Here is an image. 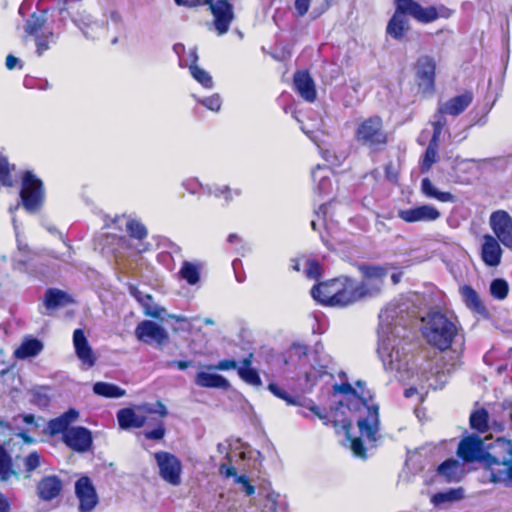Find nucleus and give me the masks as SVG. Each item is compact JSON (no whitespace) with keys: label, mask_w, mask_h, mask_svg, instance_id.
<instances>
[{"label":"nucleus","mask_w":512,"mask_h":512,"mask_svg":"<svg viewBox=\"0 0 512 512\" xmlns=\"http://www.w3.org/2000/svg\"><path fill=\"white\" fill-rule=\"evenodd\" d=\"M13 475H17V472L13 469L12 457L5 447L0 445V480L8 481Z\"/></svg>","instance_id":"34"},{"label":"nucleus","mask_w":512,"mask_h":512,"mask_svg":"<svg viewBox=\"0 0 512 512\" xmlns=\"http://www.w3.org/2000/svg\"><path fill=\"white\" fill-rule=\"evenodd\" d=\"M136 338L145 344L156 343L162 348L169 341L168 332L159 324L151 320L141 321L135 328Z\"/></svg>","instance_id":"11"},{"label":"nucleus","mask_w":512,"mask_h":512,"mask_svg":"<svg viewBox=\"0 0 512 512\" xmlns=\"http://www.w3.org/2000/svg\"><path fill=\"white\" fill-rule=\"evenodd\" d=\"M378 290L368 288L364 281L357 283L348 276H339L315 284L311 289V296L323 306L346 307L377 294Z\"/></svg>","instance_id":"1"},{"label":"nucleus","mask_w":512,"mask_h":512,"mask_svg":"<svg viewBox=\"0 0 512 512\" xmlns=\"http://www.w3.org/2000/svg\"><path fill=\"white\" fill-rule=\"evenodd\" d=\"M292 84L293 90L301 99L308 103L316 101V85L308 70H296L293 74Z\"/></svg>","instance_id":"17"},{"label":"nucleus","mask_w":512,"mask_h":512,"mask_svg":"<svg viewBox=\"0 0 512 512\" xmlns=\"http://www.w3.org/2000/svg\"><path fill=\"white\" fill-rule=\"evenodd\" d=\"M350 441H351V450H352L353 454L362 459H366L367 450H366V447H365L361 437L351 438Z\"/></svg>","instance_id":"47"},{"label":"nucleus","mask_w":512,"mask_h":512,"mask_svg":"<svg viewBox=\"0 0 512 512\" xmlns=\"http://www.w3.org/2000/svg\"><path fill=\"white\" fill-rule=\"evenodd\" d=\"M77 357L84 363L87 364L89 367H92L96 363V357L93 353L92 348L90 347L89 343L78 347L75 349Z\"/></svg>","instance_id":"41"},{"label":"nucleus","mask_w":512,"mask_h":512,"mask_svg":"<svg viewBox=\"0 0 512 512\" xmlns=\"http://www.w3.org/2000/svg\"><path fill=\"white\" fill-rule=\"evenodd\" d=\"M18 62H19V59L17 57H15L12 54H9L6 57L5 65H6L7 69L12 70L16 67Z\"/></svg>","instance_id":"64"},{"label":"nucleus","mask_w":512,"mask_h":512,"mask_svg":"<svg viewBox=\"0 0 512 512\" xmlns=\"http://www.w3.org/2000/svg\"><path fill=\"white\" fill-rule=\"evenodd\" d=\"M126 231L128 235L137 240H143L147 237L146 227L136 219H129L126 223Z\"/></svg>","instance_id":"38"},{"label":"nucleus","mask_w":512,"mask_h":512,"mask_svg":"<svg viewBox=\"0 0 512 512\" xmlns=\"http://www.w3.org/2000/svg\"><path fill=\"white\" fill-rule=\"evenodd\" d=\"M268 390L277 398L285 401L288 405H298L299 401L296 397L290 395L285 389L281 388L276 383H269Z\"/></svg>","instance_id":"39"},{"label":"nucleus","mask_w":512,"mask_h":512,"mask_svg":"<svg viewBox=\"0 0 512 512\" xmlns=\"http://www.w3.org/2000/svg\"><path fill=\"white\" fill-rule=\"evenodd\" d=\"M25 471L31 473L40 466V455L38 452L33 451L29 453L24 459Z\"/></svg>","instance_id":"48"},{"label":"nucleus","mask_w":512,"mask_h":512,"mask_svg":"<svg viewBox=\"0 0 512 512\" xmlns=\"http://www.w3.org/2000/svg\"><path fill=\"white\" fill-rule=\"evenodd\" d=\"M11 506L9 499L2 493H0V512H10Z\"/></svg>","instance_id":"62"},{"label":"nucleus","mask_w":512,"mask_h":512,"mask_svg":"<svg viewBox=\"0 0 512 512\" xmlns=\"http://www.w3.org/2000/svg\"><path fill=\"white\" fill-rule=\"evenodd\" d=\"M197 61V56L195 55L194 62L190 65L189 70L192 77L200 83L205 88L213 87L212 77L206 72L204 69L199 67L195 62Z\"/></svg>","instance_id":"36"},{"label":"nucleus","mask_w":512,"mask_h":512,"mask_svg":"<svg viewBox=\"0 0 512 512\" xmlns=\"http://www.w3.org/2000/svg\"><path fill=\"white\" fill-rule=\"evenodd\" d=\"M201 265L189 261H184L179 270V275L188 284L195 285L200 280Z\"/></svg>","instance_id":"33"},{"label":"nucleus","mask_w":512,"mask_h":512,"mask_svg":"<svg viewBox=\"0 0 512 512\" xmlns=\"http://www.w3.org/2000/svg\"><path fill=\"white\" fill-rule=\"evenodd\" d=\"M75 494L80 512H90L98 504L96 489L88 476H81L75 483Z\"/></svg>","instance_id":"13"},{"label":"nucleus","mask_w":512,"mask_h":512,"mask_svg":"<svg viewBox=\"0 0 512 512\" xmlns=\"http://www.w3.org/2000/svg\"><path fill=\"white\" fill-rule=\"evenodd\" d=\"M421 192L425 197L436 199L442 203L455 201V196L451 192L437 190L428 177L421 180Z\"/></svg>","instance_id":"27"},{"label":"nucleus","mask_w":512,"mask_h":512,"mask_svg":"<svg viewBox=\"0 0 512 512\" xmlns=\"http://www.w3.org/2000/svg\"><path fill=\"white\" fill-rule=\"evenodd\" d=\"M398 217L405 223L434 222L441 216L440 211L428 204L419 205L409 209H400Z\"/></svg>","instance_id":"16"},{"label":"nucleus","mask_w":512,"mask_h":512,"mask_svg":"<svg viewBox=\"0 0 512 512\" xmlns=\"http://www.w3.org/2000/svg\"><path fill=\"white\" fill-rule=\"evenodd\" d=\"M463 466L454 458L443 461L437 467V475L447 483L459 482L462 479Z\"/></svg>","instance_id":"22"},{"label":"nucleus","mask_w":512,"mask_h":512,"mask_svg":"<svg viewBox=\"0 0 512 512\" xmlns=\"http://www.w3.org/2000/svg\"><path fill=\"white\" fill-rule=\"evenodd\" d=\"M493 480L505 487H512V442H505L492 451Z\"/></svg>","instance_id":"8"},{"label":"nucleus","mask_w":512,"mask_h":512,"mask_svg":"<svg viewBox=\"0 0 512 512\" xmlns=\"http://www.w3.org/2000/svg\"><path fill=\"white\" fill-rule=\"evenodd\" d=\"M500 243L493 235L485 234L481 244L480 257L488 267H497L502 260L503 250Z\"/></svg>","instance_id":"18"},{"label":"nucleus","mask_w":512,"mask_h":512,"mask_svg":"<svg viewBox=\"0 0 512 512\" xmlns=\"http://www.w3.org/2000/svg\"><path fill=\"white\" fill-rule=\"evenodd\" d=\"M64 444L73 451L84 453L91 449L93 444L92 433L83 426L71 427L62 437Z\"/></svg>","instance_id":"14"},{"label":"nucleus","mask_w":512,"mask_h":512,"mask_svg":"<svg viewBox=\"0 0 512 512\" xmlns=\"http://www.w3.org/2000/svg\"><path fill=\"white\" fill-rule=\"evenodd\" d=\"M78 417L79 412L73 408H70L60 416L49 420L47 423L46 431L51 437H54L58 434H62L63 436L68 430H70V425L75 422Z\"/></svg>","instance_id":"19"},{"label":"nucleus","mask_w":512,"mask_h":512,"mask_svg":"<svg viewBox=\"0 0 512 512\" xmlns=\"http://www.w3.org/2000/svg\"><path fill=\"white\" fill-rule=\"evenodd\" d=\"M43 343L37 338L25 339L15 350L14 355L18 359H26L37 356L43 350Z\"/></svg>","instance_id":"28"},{"label":"nucleus","mask_w":512,"mask_h":512,"mask_svg":"<svg viewBox=\"0 0 512 512\" xmlns=\"http://www.w3.org/2000/svg\"><path fill=\"white\" fill-rule=\"evenodd\" d=\"M384 174L385 179L392 183V184H398L399 182V169L394 165L392 161H389L384 165Z\"/></svg>","instance_id":"46"},{"label":"nucleus","mask_w":512,"mask_h":512,"mask_svg":"<svg viewBox=\"0 0 512 512\" xmlns=\"http://www.w3.org/2000/svg\"><path fill=\"white\" fill-rule=\"evenodd\" d=\"M117 420L120 428L128 430L141 428L146 423V417L138 415L132 408H122L117 412Z\"/></svg>","instance_id":"25"},{"label":"nucleus","mask_w":512,"mask_h":512,"mask_svg":"<svg viewBox=\"0 0 512 512\" xmlns=\"http://www.w3.org/2000/svg\"><path fill=\"white\" fill-rule=\"evenodd\" d=\"M45 20L41 16L32 14L31 18L26 22L25 31L27 35L38 36L42 30Z\"/></svg>","instance_id":"42"},{"label":"nucleus","mask_w":512,"mask_h":512,"mask_svg":"<svg viewBox=\"0 0 512 512\" xmlns=\"http://www.w3.org/2000/svg\"><path fill=\"white\" fill-rule=\"evenodd\" d=\"M310 0H295L294 6L297 17H303L309 10Z\"/></svg>","instance_id":"53"},{"label":"nucleus","mask_w":512,"mask_h":512,"mask_svg":"<svg viewBox=\"0 0 512 512\" xmlns=\"http://www.w3.org/2000/svg\"><path fill=\"white\" fill-rule=\"evenodd\" d=\"M200 103L205 106L207 109L217 112L221 108V99L218 95H212L210 97H206L200 101Z\"/></svg>","instance_id":"50"},{"label":"nucleus","mask_w":512,"mask_h":512,"mask_svg":"<svg viewBox=\"0 0 512 512\" xmlns=\"http://www.w3.org/2000/svg\"><path fill=\"white\" fill-rule=\"evenodd\" d=\"M73 343L75 349L88 343L85 333L82 329H76L73 333Z\"/></svg>","instance_id":"54"},{"label":"nucleus","mask_w":512,"mask_h":512,"mask_svg":"<svg viewBox=\"0 0 512 512\" xmlns=\"http://www.w3.org/2000/svg\"><path fill=\"white\" fill-rule=\"evenodd\" d=\"M359 270L365 279H367V280L375 279L379 282L378 285L369 286V283L367 281H365L368 284V288H370V289H372V288L380 289V284H382L384 278L387 275V271L385 268H383L381 266H376V265H360ZM379 291L380 290H378V292Z\"/></svg>","instance_id":"30"},{"label":"nucleus","mask_w":512,"mask_h":512,"mask_svg":"<svg viewBox=\"0 0 512 512\" xmlns=\"http://www.w3.org/2000/svg\"><path fill=\"white\" fill-rule=\"evenodd\" d=\"M177 5L187 6V7H196L199 5L210 3V0H175Z\"/></svg>","instance_id":"59"},{"label":"nucleus","mask_w":512,"mask_h":512,"mask_svg":"<svg viewBox=\"0 0 512 512\" xmlns=\"http://www.w3.org/2000/svg\"><path fill=\"white\" fill-rule=\"evenodd\" d=\"M93 392L105 398H120L125 394V390L107 382H96L93 386Z\"/></svg>","instance_id":"32"},{"label":"nucleus","mask_w":512,"mask_h":512,"mask_svg":"<svg viewBox=\"0 0 512 512\" xmlns=\"http://www.w3.org/2000/svg\"><path fill=\"white\" fill-rule=\"evenodd\" d=\"M195 383L204 388H218L223 390L230 388V383L224 376L204 371H200L196 374Z\"/></svg>","instance_id":"24"},{"label":"nucleus","mask_w":512,"mask_h":512,"mask_svg":"<svg viewBox=\"0 0 512 512\" xmlns=\"http://www.w3.org/2000/svg\"><path fill=\"white\" fill-rule=\"evenodd\" d=\"M206 5L214 17V27L219 35L228 32L232 21L234 20L233 5L224 1L210 0Z\"/></svg>","instance_id":"15"},{"label":"nucleus","mask_w":512,"mask_h":512,"mask_svg":"<svg viewBox=\"0 0 512 512\" xmlns=\"http://www.w3.org/2000/svg\"><path fill=\"white\" fill-rule=\"evenodd\" d=\"M415 83L422 94L432 95L436 90L435 59L429 55L419 56L414 64Z\"/></svg>","instance_id":"9"},{"label":"nucleus","mask_w":512,"mask_h":512,"mask_svg":"<svg viewBox=\"0 0 512 512\" xmlns=\"http://www.w3.org/2000/svg\"><path fill=\"white\" fill-rule=\"evenodd\" d=\"M52 37V32H50L49 34L35 36L38 55H42L45 51L49 49V43Z\"/></svg>","instance_id":"49"},{"label":"nucleus","mask_w":512,"mask_h":512,"mask_svg":"<svg viewBox=\"0 0 512 512\" xmlns=\"http://www.w3.org/2000/svg\"><path fill=\"white\" fill-rule=\"evenodd\" d=\"M154 458L159 468L160 477L172 486H179L183 469L180 459L166 451L156 452Z\"/></svg>","instance_id":"10"},{"label":"nucleus","mask_w":512,"mask_h":512,"mask_svg":"<svg viewBox=\"0 0 512 512\" xmlns=\"http://www.w3.org/2000/svg\"><path fill=\"white\" fill-rule=\"evenodd\" d=\"M166 434V427L162 420L158 421L156 427L152 430H145L143 435L148 440H162Z\"/></svg>","instance_id":"44"},{"label":"nucleus","mask_w":512,"mask_h":512,"mask_svg":"<svg viewBox=\"0 0 512 512\" xmlns=\"http://www.w3.org/2000/svg\"><path fill=\"white\" fill-rule=\"evenodd\" d=\"M29 432H32L31 430L25 429L18 432L16 435L22 439V441L26 444H32L35 442V439L29 435Z\"/></svg>","instance_id":"61"},{"label":"nucleus","mask_w":512,"mask_h":512,"mask_svg":"<svg viewBox=\"0 0 512 512\" xmlns=\"http://www.w3.org/2000/svg\"><path fill=\"white\" fill-rule=\"evenodd\" d=\"M130 293L139 303H141L142 301H150V302H152V295H150V294H143L136 287H132L131 290H130Z\"/></svg>","instance_id":"58"},{"label":"nucleus","mask_w":512,"mask_h":512,"mask_svg":"<svg viewBox=\"0 0 512 512\" xmlns=\"http://www.w3.org/2000/svg\"><path fill=\"white\" fill-rule=\"evenodd\" d=\"M436 157H437V153H436L435 149H433L431 147V144H430L429 147L425 151L424 158L420 165L421 172H423V173L428 172L431 169L432 165L436 162Z\"/></svg>","instance_id":"45"},{"label":"nucleus","mask_w":512,"mask_h":512,"mask_svg":"<svg viewBox=\"0 0 512 512\" xmlns=\"http://www.w3.org/2000/svg\"><path fill=\"white\" fill-rule=\"evenodd\" d=\"M509 284L503 278L493 279L490 283V294L496 300H504L509 294Z\"/></svg>","instance_id":"35"},{"label":"nucleus","mask_w":512,"mask_h":512,"mask_svg":"<svg viewBox=\"0 0 512 512\" xmlns=\"http://www.w3.org/2000/svg\"><path fill=\"white\" fill-rule=\"evenodd\" d=\"M417 8L420 16V23L428 24L436 21L439 18L448 19L453 14V10L441 5L439 7L428 6L423 7L417 2Z\"/></svg>","instance_id":"23"},{"label":"nucleus","mask_w":512,"mask_h":512,"mask_svg":"<svg viewBox=\"0 0 512 512\" xmlns=\"http://www.w3.org/2000/svg\"><path fill=\"white\" fill-rule=\"evenodd\" d=\"M448 501L458 500L462 498V490L461 489H450L446 492Z\"/></svg>","instance_id":"63"},{"label":"nucleus","mask_w":512,"mask_h":512,"mask_svg":"<svg viewBox=\"0 0 512 512\" xmlns=\"http://www.w3.org/2000/svg\"><path fill=\"white\" fill-rule=\"evenodd\" d=\"M69 301V296L62 290L49 288L45 292L44 304L47 308H57L65 305Z\"/></svg>","instance_id":"31"},{"label":"nucleus","mask_w":512,"mask_h":512,"mask_svg":"<svg viewBox=\"0 0 512 512\" xmlns=\"http://www.w3.org/2000/svg\"><path fill=\"white\" fill-rule=\"evenodd\" d=\"M395 11L386 27V33L394 40L401 41L410 29L406 16H411L420 23V16L415 0H394Z\"/></svg>","instance_id":"7"},{"label":"nucleus","mask_w":512,"mask_h":512,"mask_svg":"<svg viewBox=\"0 0 512 512\" xmlns=\"http://www.w3.org/2000/svg\"><path fill=\"white\" fill-rule=\"evenodd\" d=\"M19 196L22 206L27 212L37 213L42 209L46 198L45 186L33 171L22 172Z\"/></svg>","instance_id":"6"},{"label":"nucleus","mask_w":512,"mask_h":512,"mask_svg":"<svg viewBox=\"0 0 512 512\" xmlns=\"http://www.w3.org/2000/svg\"><path fill=\"white\" fill-rule=\"evenodd\" d=\"M512 442V440L498 437L491 443H489L485 448L483 446V440L477 435H470L463 438L457 447V455L467 463L480 461L486 471L488 472V479L491 483L498 484L499 481L493 480L494 476V468L491 460L492 451L499 446H502L503 443Z\"/></svg>","instance_id":"5"},{"label":"nucleus","mask_w":512,"mask_h":512,"mask_svg":"<svg viewBox=\"0 0 512 512\" xmlns=\"http://www.w3.org/2000/svg\"><path fill=\"white\" fill-rule=\"evenodd\" d=\"M445 115L446 114L439 112V108L437 109V112L434 116L435 120L432 122L433 134H432L431 143H436L439 140V137L442 134L444 127L447 124Z\"/></svg>","instance_id":"40"},{"label":"nucleus","mask_w":512,"mask_h":512,"mask_svg":"<svg viewBox=\"0 0 512 512\" xmlns=\"http://www.w3.org/2000/svg\"><path fill=\"white\" fill-rule=\"evenodd\" d=\"M20 417L22 418V421L25 424L30 426V428H28V430H31L32 432H35V431L38 430L39 425H38V423L36 421L35 415H33V414H22V415H20Z\"/></svg>","instance_id":"56"},{"label":"nucleus","mask_w":512,"mask_h":512,"mask_svg":"<svg viewBox=\"0 0 512 512\" xmlns=\"http://www.w3.org/2000/svg\"><path fill=\"white\" fill-rule=\"evenodd\" d=\"M209 369H215V370H229V369H236L238 371V363L234 359H223L220 360L216 365L208 366Z\"/></svg>","instance_id":"52"},{"label":"nucleus","mask_w":512,"mask_h":512,"mask_svg":"<svg viewBox=\"0 0 512 512\" xmlns=\"http://www.w3.org/2000/svg\"><path fill=\"white\" fill-rule=\"evenodd\" d=\"M305 275L309 279L318 280L322 275V267L317 259H306Z\"/></svg>","instance_id":"43"},{"label":"nucleus","mask_w":512,"mask_h":512,"mask_svg":"<svg viewBox=\"0 0 512 512\" xmlns=\"http://www.w3.org/2000/svg\"><path fill=\"white\" fill-rule=\"evenodd\" d=\"M422 335L430 346L446 351L452 347L458 335V326L446 314L435 311L427 315Z\"/></svg>","instance_id":"4"},{"label":"nucleus","mask_w":512,"mask_h":512,"mask_svg":"<svg viewBox=\"0 0 512 512\" xmlns=\"http://www.w3.org/2000/svg\"><path fill=\"white\" fill-rule=\"evenodd\" d=\"M62 490V482L56 475L43 477L37 485L38 496L44 501L55 499Z\"/></svg>","instance_id":"21"},{"label":"nucleus","mask_w":512,"mask_h":512,"mask_svg":"<svg viewBox=\"0 0 512 512\" xmlns=\"http://www.w3.org/2000/svg\"><path fill=\"white\" fill-rule=\"evenodd\" d=\"M239 377L246 382L255 387H259L262 385V380L258 371L252 367H239L238 368Z\"/></svg>","instance_id":"37"},{"label":"nucleus","mask_w":512,"mask_h":512,"mask_svg":"<svg viewBox=\"0 0 512 512\" xmlns=\"http://www.w3.org/2000/svg\"><path fill=\"white\" fill-rule=\"evenodd\" d=\"M333 388L335 392L352 396L348 399L347 408L356 414V424L361 436L368 442L375 443L379 438V407L373 402L370 392L362 390L359 394L348 382L335 384Z\"/></svg>","instance_id":"2"},{"label":"nucleus","mask_w":512,"mask_h":512,"mask_svg":"<svg viewBox=\"0 0 512 512\" xmlns=\"http://www.w3.org/2000/svg\"><path fill=\"white\" fill-rule=\"evenodd\" d=\"M473 98V93L467 90L460 95L450 98L443 105L439 106V112L451 116H458L470 106Z\"/></svg>","instance_id":"20"},{"label":"nucleus","mask_w":512,"mask_h":512,"mask_svg":"<svg viewBox=\"0 0 512 512\" xmlns=\"http://www.w3.org/2000/svg\"><path fill=\"white\" fill-rule=\"evenodd\" d=\"M236 481L243 485L246 495L251 496L255 493V487L250 483L249 478L246 475L238 476Z\"/></svg>","instance_id":"55"},{"label":"nucleus","mask_w":512,"mask_h":512,"mask_svg":"<svg viewBox=\"0 0 512 512\" xmlns=\"http://www.w3.org/2000/svg\"><path fill=\"white\" fill-rule=\"evenodd\" d=\"M469 423L472 430L485 433L489 430V413L485 408H479L470 414Z\"/></svg>","instance_id":"29"},{"label":"nucleus","mask_w":512,"mask_h":512,"mask_svg":"<svg viewBox=\"0 0 512 512\" xmlns=\"http://www.w3.org/2000/svg\"><path fill=\"white\" fill-rule=\"evenodd\" d=\"M143 306L144 314L146 316L152 317V318H159L161 314V310L159 307L154 303L150 301H142L140 303Z\"/></svg>","instance_id":"51"},{"label":"nucleus","mask_w":512,"mask_h":512,"mask_svg":"<svg viewBox=\"0 0 512 512\" xmlns=\"http://www.w3.org/2000/svg\"><path fill=\"white\" fill-rule=\"evenodd\" d=\"M494 237L505 247L512 249V217L505 210H496L489 218Z\"/></svg>","instance_id":"12"},{"label":"nucleus","mask_w":512,"mask_h":512,"mask_svg":"<svg viewBox=\"0 0 512 512\" xmlns=\"http://www.w3.org/2000/svg\"><path fill=\"white\" fill-rule=\"evenodd\" d=\"M354 140L367 150L368 155L375 156L384 152L390 142L381 116L371 115L360 120L354 130Z\"/></svg>","instance_id":"3"},{"label":"nucleus","mask_w":512,"mask_h":512,"mask_svg":"<svg viewBox=\"0 0 512 512\" xmlns=\"http://www.w3.org/2000/svg\"><path fill=\"white\" fill-rule=\"evenodd\" d=\"M219 470H220V473L225 475L227 478L233 477L236 475V469L231 465L221 464Z\"/></svg>","instance_id":"60"},{"label":"nucleus","mask_w":512,"mask_h":512,"mask_svg":"<svg viewBox=\"0 0 512 512\" xmlns=\"http://www.w3.org/2000/svg\"><path fill=\"white\" fill-rule=\"evenodd\" d=\"M460 295L466 307L473 312L483 314L487 311L486 306L480 299L477 291L470 285H463L459 289Z\"/></svg>","instance_id":"26"},{"label":"nucleus","mask_w":512,"mask_h":512,"mask_svg":"<svg viewBox=\"0 0 512 512\" xmlns=\"http://www.w3.org/2000/svg\"><path fill=\"white\" fill-rule=\"evenodd\" d=\"M31 402L38 406H46L49 403V398L47 395L40 393V392H34L32 394V400Z\"/></svg>","instance_id":"57"}]
</instances>
